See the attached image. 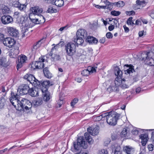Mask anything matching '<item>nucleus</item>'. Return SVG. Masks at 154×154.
Instances as JSON below:
<instances>
[{
  "label": "nucleus",
  "mask_w": 154,
  "mask_h": 154,
  "mask_svg": "<svg viewBox=\"0 0 154 154\" xmlns=\"http://www.w3.org/2000/svg\"><path fill=\"white\" fill-rule=\"evenodd\" d=\"M40 82L42 86L40 90L42 93L43 100L47 102L51 98L50 93L48 91V89L49 86L52 85L50 84L49 81H45L43 82Z\"/></svg>",
  "instance_id": "f257e3e1"
},
{
  "label": "nucleus",
  "mask_w": 154,
  "mask_h": 154,
  "mask_svg": "<svg viewBox=\"0 0 154 154\" xmlns=\"http://www.w3.org/2000/svg\"><path fill=\"white\" fill-rule=\"evenodd\" d=\"M40 82L42 86L40 90L42 93L43 100L47 102L51 98L50 93L48 91V89L49 86L52 85L50 84L49 81H45L43 82Z\"/></svg>",
  "instance_id": "f03ea898"
},
{
  "label": "nucleus",
  "mask_w": 154,
  "mask_h": 154,
  "mask_svg": "<svg viewBox=\"0 0 154 154\" xmlns=\"http://www.w3.org/2000/svg\"><path fill=\"white\" fill-rule=\"evenodd\" d=\"M17 106L15 107L17 110L20 111H26L29 110L31 108L32 103L29 100L25 98L22 99Z\"/></svg>",
  "instance_id": "7ed1b4c3"
},
{
  "label": "nucleus",
  "mask_w": 154,
  "mask_h": 154,
  "mask_svg": "<svg viewBox=\"0 0 154 154\" xmlns=\"http://www.w3.org/2000/svg\"><path fill=\"white\" fill-rule=\"evenodd\" d=\"M109 114V115L107 117L106 121L109 125L114 126L116 125L120 115L114 111L110 112Z\"/></svg>",
  "instance_id": "20e7f679"
},
{
  "label": "nucleus",
  "mask_w": 154,
  "mask_h": 154,
  "mask_svg": "<svg viewBox=\"0 0 154 154\" xmlns=\"http://www.w3.org/2000/svg\"><path fill=\"white\" fill-rule=\"evenodd\" d=\"M84 136L85 139L83 136H80L77 138L76 140L77 144H87V143L90 144L93 143V140L88 133H85Z\"/></svg>",
  "instance_id": "39448f33"
},
{
  "label": "nucleus",
  "mask_w": 154,
  "mask_h": 154,
  "mask_svg": "<svg viewBox=\"0 0 154 154\" xmlns=\"http://www.w3.org/2000/svg\"><path fill=\"white\" fill-rule=\"evenodd\" d=\"M1 40H3V43L4 45L9 48H12L15 44L16 41L13 38L10 37L4 38V35L3 34H0V38Z\"/></svg>",
  "instance_id": "423d86ee"
},
{
  "label": "nucleus",
  "mask_w": 154,
  "mask_h": 154,
  "mask_svg": "<svg viewBox=\"0 0 154 154\" xmlns=\"http://www.w3.org/2000/svg\"><path fill=\"white\" fill-rule=\"evenodd\" d=\"M75 44L72 42H68L65 46V50L67 55L70 56L73 55L75 52Z\"/></svg>",
  "instance_id": "0eeeda50"
},
{
  "label": "nucleus",
  "mask_w": 154,
  "mask_h": 154,
  "mask_svg": "<svg viewBox=\"0 0 154 154\" xmlns=\"http://www.w3.org/2000/svg\"><path fill=\"white\" fill-rule=\"evenodd\" d=\"M23 20L22 23V32L23 35L28 31V29L31 27L33 26V24L32 23V21L30 19L28 20L27 18L26 20L24 18H23Z\"/></svg>",
  "instance_id": "6e6552de"
},
{
  "label": "nucleus",
  "mask_w": 154,
  "mask_h": 154,
  "mask_svg": "<svg viewBox=\"0 0 154 154\" xmlns=\"http://www.w3.org/2000/svg\"><path fill=\"white\" fill-rule=\"evenodd\" d=\"M29 89L27 85L23 84L19 86L17 89V94L21 95L26 94L29 93Z\"/></svg>",
  "instance_id": "1a4fd4ad"
},
{
  "label": "nucleus",
  "mask_w": 154,
  "mask_h": 154,
  "mask_svg": "<svg viewBox=\"0 0 154 154\" xmlns=\"http://www.w3.org/2000/svg\"><path fill=\"white\" fill-rule=\"evenodd\" d=\"M26 60L27 57L25 55H21L18 57L17 60L16 61L17 68V70L23 66Z\"/></svg>",
  "instance_id": "9d476101"
},
{
  "label": "nucleus",
  "mask_w": 154,
  "mask_h": 154,
  "mask_svg": "<svg viewBox=\"0 0 154 154\" xmlns=\"http://www.w3.org/2000/svg\"><path fill=\"white\" fill-rule=\"evenodd\" d=\"M19 94H17V92L16 95H15L13 92L11 93V97L10 98V100L12 104L15 107H16L15 104H17L20 100L19 99Z\"/></svg>",
  "instance_id": "9b49d317"
},
{
  "label": "nucleus",
  "mask_w": 154,
  "mask_h": 154,
  "mask_svg": "<svg viewBox=\"0 0 154 154\" xmlns=\"http://www.w3.org/2000/svg\"><path fill=\"white\" fill-rule=\"evenodd\" d=\"M2 23L4 24H7L11 23L13 20V18L9 15H4L1 18Z\"/></svg>",
  "instance_id": "f8f14e48"
},
{
  "label": "nucleus",
  "mask_w": 154,
  "mask_h": 154,
  "mask_svg": "<svg viewBox=\"0 0 154 154\" xmlns=\"http://www.w3.org/2000/svg\"><path fill=\"white\" fill-rule=\"evenodd\" d=\"M125 69L124 70V72L125 74L130 75L131 73L135 72L134 66L131 65L126 64L124 66Z\"/></svg>",
  "instance_id": "ddd939ff"
},
{
  "label": "nucleus",
  "mask_w": 154,
  "mask_h": 154,
  "mask_svg": "<svg viewBox=\"0 0 154 154\" xmlns=\"http://www.w3.org/2000/svg\"><path fill=\"white\" fill-rule=\"evenodd\" d=\"M8 32L10 35L13 37H18L19 32L16 29L13 27H8Z\"/></svg>",
  "instance_id": "4468645a"
},
{
  "label": "nucleus",
  "mask_w": 154,
  "mask_h": 154,
  "mask_svg": "<svg viewBox=\"0 0 154 154\" xmlns=\"http://www.w3.org/2000/svg\"><path fill=\"white\" fill-rule=\"evenodd\" d=\"M30 10L32 12L29 16H31L33 15L38 14H40L42 12L43 9L42 8H39L38 6H35L33 7H32L30 8Z\"/></svg>",
  "instance_id": "2eb2a0df"
},
{
  "label": "nucleus",
  "mask_w": 154,
  "mask_h": 154,
  "mask_svg": "<svg viewBox=\"0 0 154 154\" xmlns=\"http://www.w3.org/2000/svg\"><path fill=\"white\" fill-rule=\"evenodd\" d=\"M87 131L92 136H95L99 133V130L98 127H90L88 128Z\"/></svg>",
  "instance_id": "dca6fc26"
},
{
  "label": "nucleus",
  "mask_w": 154,
  "mask_h": 154,
  "mask_svg": "<svg viewBox=\"0 0 154 154\" xmlns=\"http://www.w3.org/2000/svg\"><path fill=\"white\" fill-rule=\"evenodd\" d=\"M85 40L86 42H88L89 44H97L98 42V40L92 36H88L86 38H85Z\"/></svg>",
  "instance_id": "f3484780"
},
{
  "label": "nucleus",
  "mask_w": 154,
  "mask_h": 154,
  "mask_svg": "<svg viewBox=\"0 0 154 154\" xmlns=\"http://www.w3.org/2000/svg\"><path fill=\"white\" fill-rule=\"evenodd\" d=\"M123 150L127 154H133L135 151L134 148L130 146H125Z\"/></svg>",
  "instance_id": "a211bd4d"
},
{
  "label": "nucleus",
  "mask_w": 154,
  "mask_h": 154,
  "mask_svg": "<svg viewBox=\"0 0 154 154\" xmlns=\"http://www.w3.org/2000/svg\"><path fill=\"white\" fill-rule=\"evenodd\" d=\"M38 90L37 87L30 88L28 94L32 97H36L38 95Z\"/></svg>",
  "instance_id": "6ab92c4d"
},
{
  "label": "nucleus",
  "mask_w": 154,
  "mask_h": 154,
  "mask_svg": "<svg viewBox=\"0 0 154 154\" xmlns=\"http://www.w3.org/2000/svg\"><path fill=\"white\" fill-rule=\"evenodd\" d=\"M139 137L140 139L141 140L142 144H146L149 139L148 134L146 133L141 134Z\"/></svg>",
  "instance_id": "aec40b11"
},
{
  "label": "nucleus",
  "mask_w": 154,
  "mask_h": 154,
  "mask_svg": "<svg viewBox=\"0 0 154 154\" xmlns=\"http://www.w3.org/2000/svg\"><path fill=\"white\" fill-rule=\"evenodd\" d=\"M77 36L81 37L84 39L86 38L87 36V33L86 31L84 29H79L77 32Z\"/></svg>",
  "instance_id": "412c9836"
},
{
  "label": "nucleus",
  "mask_w": 154,
  "mask_h": 154,
  "mask_svg": "<svg viewBox=\"0 0 154 154\" xmlns=\"http://www.w3.org/2000/svg\"><path fill=\"white\" fill-rule=\"evenodd\" d=\"M114 73L117 76V78L119 79H122L123 72L118 66L115 67L114 68Z\"/></svg>",
  "instance_id": "4be33fe9"
},
{
  "label": "nucleus",
  "mask_w": 154,
  "mask_h": 154,
  "mask_svg": "<svg viewBox=\"0 0 154 154\" xmlns=\"http://www.w3.org/2000/svg\"><path fill=\"white\" fill-rule=\"evenodd\" d=\"M18 49L19 48L17 47L15 49H11L9 53V55L11 58H15L17 57V56L19 52Z\"/></svg>",
  "instance_id": "5701e85b"
},
{
  "label": "nucleus",
  "mask_w": 154,
  "mask_h": 154,
  "mask_svg": "<svg viewBox=\"0 0 154 154\" xmlns=\"http://www.w3.org/2000/svg\"><path fill=\"white\" fill-rule=\"evenodd\" d=\"M112 151L114 154H121V147L119 145H113L112 146Z\"/></svg>",
  "instance_id": "b1692460"
},
{
  "label": "nucleus",
  "mask_w": 154,
  "mask_h": 154,
  "mask_svg": "<svg viewBox=\"0 0 154 154\" xmlns=\"http://www.w3.org/2000/svg\"><path fill=\"white\" fill-rule=\"evenodd\" d=\"M73 39L74 42L78 45H82L84 42V38L77 35L75 37H74ZM84 39L85 40V39Z\"/></svg>",
  "instance_id": "393cba45"
},
{
  "label": "nucleus",
  "mask_w": 154,
  "mask_h": 154,
  "mask_svg": "<svg viewBox=\"0 0 154 154\" xmlns=\"http://www.w3.org/2000/svg\"><path fill=\"white\" fill-rule=\"evenodd\" d=\"M29 82L35 87H39L41 85L40 82L34 76H33V78L31 79Z\"/></svg>",
  "instance_id": "a878e982"
},
{
  "label": "nucleus",
  "mask_w": 154,
  "mask_h": 154,
  "mask_svg": "<svg viewBox=\"0 0 154 154\" xmlns=\"http://www.w3.org/2000/svg\"><path fill=\"white\" fill-rule=\"evenodd\" d=\"M150 52H144L141 54V59L142 60H147L149 59V57H150Z\"/></svg>",
  "instance_id": "bb28decb"
},
{
  "label": "nucleus",
  "mask_w": 154,
  "mask_h": 154,
  "mask_svg": "<svg viewBox=\"0 0 154 154\" xmlns=\"http://www.w3.org/2000/svg\"><path fill=\"white\" fill-rule=\"evenodd\" d=\"M51 3L58 7H61L64 5V2L63 0H52Z\"/></svg>",
  "instance_id": "cd10ccee"
},
{
  "label": "nucleus",
  "mask_w": 154,
  "mask_h": 154,
  "mask_svg": "<svg viewBox=\"0 0 154 154\" xmlns=\"http://www.w3.org/2000/svg\"><path fill=\"white\" fill-rule=\"evenodd\" d=\"M82 145H73L71 147V149L74 152H77L80 150L82 151Z\"/></svg>",
  "instance_id": "c85d7f7f"
},
{
  "label": "nucleus",
  "mask_w": 154,
  "mask_h": 154,
  "mask_svg": "<svg viewBox=\"0 0 154 154\" xmlns=\"http://www.w3.org/2000/svg\"><path fill=\"white\" fill-rule=\"evenodd\" d=\"M43 72L45 76L48 79H50L51 78L52 74L50 72L48 69L47 67L44 68L43 69Z\"/></svg>",
  "instance_id": "c756f323"
},
{
  "label": "nucleus",
  "mask_w": 154,
  "mask_h": 154,
  "mask_svg": "<svg viewBox=\"0 0 154 154\" xmlns=\"http://www.w3.org/2000/svg\"><path fill=\"white\" fill-rule=\"evenodd\" d=\"M35 65L37 69H42L44 67V64L41 61H36L35 63Z\"/></svg>",
  "instance_id": "7c9ffc66"
},
{
  "label": "nucleus",
  "mask_w": 154,
  "mask_h": 154,
  "mask_svg": "<svg viewBox=\"0 0 154 154\" xmlns=\"http://www.w3.org/2000/svg\"><path fill=\"white\" fill-rule=\"evenodd\" d=\"M97 68V67L94 65V66H89L86 69L89 72V73L91 74L94 72H96Z\"/></svg>",
  "instance_id": "2f4dec72"
},
{
  "label": "nucleus",
  "mask_w": 154,
  "mask_h": 154,
  "mask_svg": "<svg viewBox=\"0 0 154 154\" xmlns=\"http://www.w3.org/2000/svg\"><path fill=\"white\" fill-rule=\"evenodd\" d=\"M114 6L118 8L122 7L125 5V3L122 1H119L117 2L113 3Z\"/></svg>",
  "instance_id": "473e14b6"
},
{
  "label": "nucleus",
  "mask_w": 154,
  "mask_h": 154,
  "mask_svg": "<svg viewBox=\"0 0 154 154\" xmlns=\"http://www.w3.org/2000/svg\"><path fill=\"white\" fill-rule=\"evenodd\" d=\"M43 103L42 99L38 98L33 102L34 105L36 106H37L41 105Z\"/></svg>",
  "instance_id": "72a5a7b5"
},
{
  "label": "nucleus",
  "mask_w": 154,
  "mask_h": 154,
  "mask_svg": "<svg viewBox=\"0 0 154 154\" xmlns=\"http://www.w3.org/2000/svg\"><path fill=\"white\" fill-rule=\"evenodd\" d=\"M129 129L128 127L124 128L121 133V136L125 137L126 136L127 134L129 132Z\"/></svg>",
  "instance_id": "f704fd0d"
},
{
  "label": "nucleus",
  "mask_w": 154,
  "mask_h": 154,
  "mask_svg": "<svg viewBox=\"0 0 154 154\" xmlns=\"http://www.w3.org/2000/svg\"><path fill=\"white\" fill-rule=\"evenodd\" d=\"M7 60L5 57H2L0 58V65L4 67L6 66Z\"/></svg>",
  "instance_id": "c9c22d12"
},
{
  "label": "nucleus",
  "mask_w": 154,
  "mask_h": 154,
  "mask_svg": "<svg viewBox=\"0 0 154 154\" xmlns=\"http://www.w3.org/2000/svg\"><path fill=\"white\" fill-rule=\"evenodd\" d=\"M121 84L120 85V87L123 89L127 88L129 86L125 83V79H121Z\"/></svg>",
  "instance_id": "e433bc0d"
},
{
  "label": "nucleus",
  "mask_w": 154,
  "mask_h": 154,
  "mask_svg": "<svg viewBox=\"0 0 154 154\" xmlns=\"http://www.w3.org/2000/svg\"><path fill=\"white\" fill-rule=\"evenodd\" d=\"M52 60L53 61H56L60 60L61 59L60 56L59 55L54 54L52 57Z\"/></svg>",
  "instance_id": "4c0bfd02"
},
{
  "label": "nucleus",
  "mask_w": 154,
  "mask_h": 154,
  "mask_svg": "<svg viewBox=\"0 0 154 154\" xmlns=\"http://www.w3.org/2000/svg\"><path fill=\"white\" fill-rule=\"evenodd\" d=\"M33 75L30 74H27L24 77V79L30 82L32 78H33Z\"/></svg>",
  "instance_id": "58836bf2"
},
{
  "label": "nucleus",
  "mask_w": 154,
  "mask_h": 154,
  "mask_svg": "<svg viewBox=\"0 0 154 154\" xmlns=\"http://www.w3.org/2000/svg\"><path fill=\"white\" fill-rule=\"evenodd\" d=\"M147 61L148 62L147 64L150 66H154V59L151 56L149 57V59L147 60Z\"/></svg>",
  "instance_id": "ea45409f"
},
{
  "label": "nucleus",
  "mask_w": 154,
  "mask_h": 154,
  "mask_svg": "<svg viewBox=\"0 0 154 154\" xmlns=\"http://www.w3.org/2000/svg\"><path fill=\"white\" fill-rule=\"evenodd\" d=\"M10 9L7 7H4L2 10V14H3L6 15L9 13Z\"/></svg>",
  "instance_id": "a19ab883"
},
{
  "label": "nucleus",
  "mask_w": 154,
  "mask_h": 154,
  "mask_svg": "<svg viewBox=\"0 0 154 154\" xmlns=\"http://www.w3.org/2000/svg\"><path fill=\"white\" fill-rule=\"evenodd\" d=\"M47 11L48 13H52L56 12L57 10L56 9L52 7H50L48 8Z\"/></svg>",
  "instance_id": "79ce46f5"
},
{
  "label": "nucleus",
  "mask_w": 154,
  "mask_h": 154,
  "mask_svg": "<svg viewBox=\"0 0 154 154\" xmlns=\"http://www.w3.org/2000/svg\"><path fill=\"white\" fill-rule=\"evenodd\" d=\"M121 14V12L115 10L112 11L111 12V14L115 16H117Z\"/></svg>",
  "instance_id": "37998d69"
},
{
  "label": "nucleus",
  "mask_w": 154,
  "mask_h": 154,
  "mask_svg": "<svg viewBox=\"0 0 154 154\" xmlns=\"http://www.w3.org/2000/svg\"><path fill=\"white\" fill-rule=\"evenodd\" d=\"M89 74V72L86 69L83 70L81 72V74L84 76H88Z\"/></svg>",
  "instance_id": "c03bdc74"
},
{
  "label": "nucleus",
  "mask_w": 154,
  "mask_h": 154,
  "mask_svg": "<svg viewBox=\"0 0 154 154\" xmlns=\"http://www.w3.org/2000/svg\"><path fill=\"white\" fill-rule=\"evenodd\" d=\"M109 112L103 113L99 116V117L101 118V119H102V118H106V119L107 117H108V116L109 115Z\"/></svg>",
  "instance_id": "a18cd8bd"
},
{
  "label": "nucleus",
  "mask_w": 154,
  "mask_h": 154,
  "mask_svg": "<svg viewBox=\"0 0 154 154\" xmlns=\"http://www.w3.org/2000/svg\"><path fill=\"white\" fill-rule=\"evenodd\" d=\"M78 100L77 98H74L71 102V106L72 107H73L74 105L78 102Z\"/></svg>",
  "instance_id": "49530a36"
},
{
  "label": "nucleus",
  "mask_w": 154,
  "mask_h": 154,
  "mask_svg": "<svg viewBox=\"0 0 154 154\" xmlns=\"http://www.w3.org/2000/svg\"><path fill=\"white\" fill-rule=\"evenodd\" d=\"M29 18L32 21V24H33V23H38V19H32L31 18V16H29Z\"/></svg>",
  "instance_id": "de8ad7c7"
},
{
  "label": "nucleus",
  "mask_w": 154,
  "mask_h": 154,
  "mask_svg": "<svg viewBox=\"0 0 154 154\" xmlns=\"http://www.w3.org/2000/svg\"><path fill=\"white\" fill-rule=\"evenodd\" d=\"M18 8L20 11L23 10L26 8V5L24 4H20Z\"/></svg>",
  "instance_id": "09e8293b"
},
{
  "label": "nucleus",
  "mask_w": 154,
  "mask_h": 154,
  "mask_svg": "<svg viewBox=\"0 0 154 154\" xmlns=\"http://www.w3.org/2000/svg\"><path fill=\"white\" fill-rule=\"evenodd\" d=\"M126 14L128 16H131V15H134L135 14V12L133 11H126L125 12Z\"/></svg>",
  "instance_id": "8fccbe9b"
},
{
  "label": "nucleus",
  "mask_w": 154,
  "mask_h": 154,
  "mask_svg": "<svg viewBox=\"0 0 154 154\" xmlns=\"http://www.w3.org/2000/svg\"><path fill=\"white\" fill-rule=\"evenodd\" d=\"M20 3L18 1H14L13 4L14 7L18 8Z\"/></svg>",
  "instance_id": "3c124183"
},
{
  "label": "nucleus",
  "mask_w": 154,
  "mask_h": 154,
  "mask_svg": "<svg viewBox=\"0 0 154 154\" xmlns=\"http://www.w3.org/2000/svg\"><path fill=\"white\" fill-rule=\"evenodd\" d=\"M106 36L107 38H112L113 35L112 33L110 32H108L106 33Z\"/></svg>",
  "instance_id": "603ef678"
},
{
  "label": "nucleus",
  "mask_w": 154,
  "mask_h": 154,
  "mask_svg": "<svg viewBox=\"0 0 154 154\" xmlns=\"http://www.w3.org/2000/svg\"><path fill=\"white\" fill-rule=\"evenodd\" d=\"M133 17H130L128 19L127 21V23L129 25H131V22L132 21Z\"/></svg>",
  "instance_id": "864d4df0"
},
{
  "label": "nucleus",
  "mask_w": 154,
  "mask_h": 154,
  "mask_svg": "<svg viewBox=\"0 0 154 154\" xmlns=\"http://www.w3.org/2000/svg\"><path fill=\"white\" fill-rule=\"evenodd\" d=\"M63 103V100L60 98V100H59L57 101V104L59 105L58 107H60Z\"/></svg>",
  "instance_id": "5fc2aeb1"
},
{
  "label": "nucleus",
  "mask_w": 154,
  "mask_h": 154,
  "mask_svg": "<svg viewBox=\"0 0 154 154\" xmlns=\"http://www.w3.org/2000/svg\"><path fill=\"white\" fill-rule=\"evenodd\" d=\"M139 131L137 129H133L131 131L132 134L134 135H137L138 134Z\"/></svg>",
  "instance_id": "6e6d98bb"
},
{
  "label": "nucleus",
  "mask_w": 154,
  "mask_h": 154,
  "mask_svg": "<svg viewBox=\"0 0 154 154\" xmlns=\"http://www.w3.org/2000/svg\"><path fill=\"white\" fill-rule=\"evenodd\" d=\"M113 3H111L110 4H109L108 6H106L107 9L110 10H112L113 7V6H114V5H113Z\"/></svg>",
  "instance_id": "4d7b16f0"
},
{
  "label": "nucleus",
  "mask_w": 154,
  "mask_h": 154,
  "mask_svg": "<svg viewBox=\"0 0 154 154\" xmlns=\"http://www.w3.org/2000/svg\"><path fill=\"white\" fill-rule=\"evenodd\" d=\"M147 148L149 151H152L154 149V145H148Z\"/></svg>",
  "instance_id": "13d9d810"
},
{
  "label": "nucleus",
  "mask_w": 154,
  "mask_h": 154,
  "mask_svg": "<svg viewBox=\"0 0 154 154\" xmlns=\"http://www.w3.org/2000/svg\"><path fill=\"white\" fill-rule=\"evenodd\" d=\"M99 154H108V152L107 150L102 149L99 152Z\"/></svg>",
  "instance_id": "bf43d9fd"
},
{
  "label": "nucleus",
  "mask_w": 154,
  "mask_h": 154,
  "mask_svg": "<svg viewBox=\"0 0 154 154\" xmlns=\"http://www.w3.org/2000/svg\"><path fill=\"white\" fill-rule=\"evenodd\" d=\"M151 140L152 143H154V131L152 132L151 134Z\"/></svg>",
  "instance_id": "052dcab7"
},
{
  "label": "nucleus",
  "mask_w": 154,
  "mask_h": 154,
  "mask_svg": "<svg viewBox=\"0 0 154 154\" xmlns=\"http://www.w3.org/2000/svg\"><path fill=\"white\" fill-rule=\"evenodd\" d=\"M2 100V98H0V109L3 108L4 106V103H3Z\"/></svg>",
  "instance_id": "680f3d73"
},
{
  "label": "nucleus",
  "mask_w": 154,
  "mask_h": 154,
  "mask_svg": "<svg viewBox=\"0 0 154 154\" xmlns=\"http://www.w3.org/2000/svg\"><path fill=\"white\" fill-rule=\"evenodd\" d=\"M123 27L125 30V32L127 33L129 32V29L128 27H126L125 25H124L123 26Z\"/></svg>",
  "instance_id": "e2e57ef3"
},
{
  "label": "nucleus",
  "mask_w": 154,
  "mask_h": 154,
  "mask_svg": "<svg viewBox=\"0 0 154 154\" xmlns=\"http://www.w3.org/2000/svg\"><path fill=\"white\" fill-rule=\"evenodd\" d=\"M111 141L110 139L109 138H107L106 140L104 141V144H108Z\"/></svg>",
  "instance_id": "0e129e2a"
},
{
  "label": "nucleus",
  "mask_w": 154,
  "mask_h": 154,
  "mask_svg": "<svg viewBox=\"0 0 154 154\" xmlns=\"http://www.w3.org/2000/svg\"><path fill=\"white\" fill-rule=\"evenodd\" d=\"M99 42L100 43L103 44L104 43V42H105V37H103L102 38H101Z\"/></svg>",
  "instance_id": "69168bd1"
},
{
  "label": "nucleus",
  "mask_w": 154,
  "mask_h": 154,
  "mask_svg": "<svg viewBox=\"0 0 154 154\" xmlns=\"http://www.w3.org/2000/svg\"><path fill=\"white\" fill-rule=\"evenodd\" d=\"M55 49V47H53L51 48V50L49 54V55L50 56H51L52 57L54 55V54H53V51Z\"/></svg>",
  "instance_id": "338daca9"
},
{
  "label": "nucleus",
  "mask_w": 154,
  "mask_h": 154,
  "mask_svg": "<svg viewBox=\"0 0 154 154\" xmlns=\"http://www.w3.org/2000/svg\"><path fill=\"white\" fill-rule=\"evenodd\" d=\"M114 28V26L113 25L109 26L108 27V29L110 31L112 30Z\"/></svg>",
  "instance_id": "774afa93"
}]
</instances>
